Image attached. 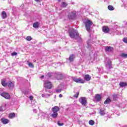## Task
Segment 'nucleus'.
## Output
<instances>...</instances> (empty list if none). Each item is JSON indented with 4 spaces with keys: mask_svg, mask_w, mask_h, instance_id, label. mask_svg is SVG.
<instances>
[{
    "mask_svg": "<svg viewBox=\"0 0 127 127\" xmlns=\"http://www.w3.org/2000/svg\"><path fill=\"white\" fill-rule=\"evenodd\" d=\"M48 77H51V73H48Z\"/></svg>",
    "mask_w": 127,
    "mask_h": 127,
    "instance_id": "obj_39",
    "label": "nucleus"
},
{
    "mask_svg": "<svg viewBox=\"0 0 127 127\" xmlns=\"http://www.w3.org/2000/svg\"><path fill=\"white\" fill-rule=\"evenodd\" d=\"M62 97H63V95H62V94H60V95H59V97H60V98H62Z\"/></svg>",
    "mask_w": 127,
    "mask_h": 127,
    "instance_id": "obj_41",
    "label": "nucleus"
},
{
    "mask_svg": "<svg viewBox=\"0 0 127 127\" xmlns=\"http://www.w3.org/2000/svg\"><path fill=\"white\" fill-rule=\"evenodd\" d=\"M73 81L76 83H79L80 84H84V83H85V81L81 78H77L76 77H74L73 78Z\"/></svg>",
    "mask_w": 127,
    "mask_h": 127,
    "instance_id": "obj_7",
    "label": "nucleus"
},
{
    "mask_svg": "<svg viewBox=\"0 0 127 127\" xmlns=\"http://www.w3.org/2000/svg\"><path fill=\"white\" fill-rule=\"evenodd\" d=\"M33 26L34 27V28H38V26H39V23L37 22L34 23L33 25Z\"/></svg>",
    "mask_w": 127,
    "mask_h": 127,
    "instance_id": "obj_19",
    "label": "nucleus"
},
{
    "mask_svg": "<svg viewBox=\"0 0 127 127\" xmlns=\"http://www.w3.org/2000/svg\"><path fill=\"white\" fill-rule=\"evenodd\" d=\"M5 107H6V104H3L2 107H0V112H2L6 110Z\"/></svg>",
    "mask_w": 127,
    "mask_h": 127,
    "instance_id": "obj_16",
    "label": "nucleus"
},
{
    "mask_svg": "<svg viewBox=\"0 0 127 127\" xmlns=\"http://www.w3.org/2000/svg\"><path fill=\"white\" fill-rule=\"evenodd\" d=\"M26 40H27V41H30L31 39H32V38H31V36H28L26 37Z\"/></svg>",
    "mask_w": 127,
    "mask_h": 127,
    "instance_id": "obj_30",
    "label": "nucleus"
},
{
    "mask_svg": "<svg viewBox=\"0 0 127 127\" xmlns=\"http://www.w3.org/2000/svg\"><path fill=\"white\" fill-rule=\"evenodd\" d=\"M57 79L58 80H60V79H62V77H63V75H62V74H61V73H58L57 74Z\"/></svg>",
    "mask_w": 127,
    "mask_h": 127,
    "instance_id": "obj_18",
    "label": "nucleus"
},
{
    "mask_svg": "<svg viewBox=\"0 0 127 127\" xmlns=\"http://www.w3.org/2000/svg\"><path fill=\"white\" fill-rule=\"evenodd\" d=\"M120 87H126V86H127V83H126V82H120Z\"/></svg>",
    "mask_w": 127,
    "mask_h": 127,
    "instance_id": "obj_24",
    "label": "nucleus"
},
{
    "mask_svg": "<svg viewBox=\"0 0 127 127\" xmlns=\"http://www.w3.org/2000/svg\"><path fill=\"white\" fill-rule=\"evenodd\" d=\"M29 99L30 100H31V101H32V100H33V96H29Z\"/></svg>",
    "mask_w": 127,
    "mask_h": 127,
    "instance_id": "obj_38",
    "label": "nucleus"
},
{
    "mask_svg": "<svg viewBox=\"0 0 127 127\" xmlns=\"http://www.w3.org/2000/svg\"><path fill=\"white\" fill-rule=\"evenodd\" d=\"M121 56L123 58H127V54H125V53L121 54Z\"/></svg>",
    "mask_w": 127,
    "mask_h": 127,
    "instance_id": "obj_27",
    "label": "nucleus"
},
{
    "mask_svg": "<svg viewBox=\"0 0 127 127\" xmlns=\"http://www.w3.org/2000/svg\"><path fill=\"white\" fill-rule=\"evenodd\" d=\"M111 99L108 98L104 102V104H105V105H107V104H110V103H111Z\"/></svg>",
    "mask_w": 127,
    "mask_h": 127,
    "instance_id": "obj_21",
    "label": "nucleus"
},
{
    "mask_svg": "<svg viewBox=\"0 0 127 127\" xmlns=\"http://www.w3.org/2000/svg\"><path fill=\"white\" fill-rule=\"evenodd\" d=\"M44 85L45 90H46V89H50L51 88H52V84H51V82L48 80L45 81L44 82Z\"/></svg>",
    "mask_w": 127,
    "mask_h": 127,
    "instance_id": "obj_5",
    "label": "nucleus"
},
{
    "mask_svg": "<svg viewBox=\"0 0 127 127\" xmlns=\"http://www.w3.org/2000/svg\"><path fill=\"white\" fill-rule=\"evenodd\" d=\"M59 111V107L55 106L52 108V112L53 114H52V118H57L58 116V112Z\"/></svg>",
    "mask_w": 127,
    "mask_h": 127,
    "instance_id": "obj_3",
    "label": "nucleus"
},
{
    "mask_svg": "<svg viewBox=\"0 0 127 127\" xmlns=\"http://www.w3.org/2000/svg\"><path fill=\"white\" fill-rule=\"evenodd\" d=\"M79 102L82 106H87V104H88V102H87V99L85 97H80L79 99Z\"/></svg>",
    "mask_w": 127,
    "mask_h": 127,
    "instance_id": "obj_6",
    "label": "nucleus"
},
{
    "mask_svg": "<svg viewBox=\"0 0 127 127\" xmlns=\"http://www.w3.org/2000/svg\"><path fill=\"white\" fill-rule=\"evenodd\" d=\"M33 111L35 113H36V110H34Z\"/></svg>",
    "mask_w": 127,
    "mask_h": 127,
    "instance_id": "obj_43",
    "label": "nucleus"
},
{
    "mask_svg": "<svg viewBox=\"0 0 127 127\" xmlns=\"http://www.w3.org/2000/svg\"><path fill=\"white\" fill-rule=\"evenodd\" d=\"M123 41L124 42H125V43H127V38H125L123 39Z\"/></svg>",
    "mask_w": 127,
    "mask_h": 127,
    "instance_id": "obj_37",
    "label": "nucleus"
},
{
    "mask_svg": "<svg viewBox=\"0 0 127 127\" xmlns=\"http://www.w3.org/2000/svg\"><path fill=\"white\" fill-rule=\"evenodd\" d=\"M84 79L85 81H90V80H91V76H90L89 74L85 75Z\"/></svg>",
    "mask_w": 127,
    "mask_h": 127,
    "instance_id": "obj_14",
    "label": "nucleus"
},
{
    "mask_svg": "<svg viewBox=\"0 0 127 127\" xmlns=\"http://www.w3.org/2000/svg\"><path fill=\"white\" fill-rule=\"evenodd\" d=\"M0 95L2 97H3L5 99H10V95H9L7 93L3 92L1 93Z\"/></svg>",
    "mask_w": 127,
    "mask_h": 127,
    "instance_id": "obj_9",
    "label": "nucleus"
},
{
    "mask_svg": "<svg viewBox=\"0 0 127 127\" xmlns=\"http://www.w3.org/2000/svg\"><path fill=\"white\" fill-rule=\"evenodd\" d=\"M69 34L70 38H79V33L77 31L74 30L73 29H70L69 30Z\"/></svg>",
    "mask_w": 127,
    "mask_h": 127,
    "instance_id": "obj_1",
    "label": "nucleus"
},
{
    "mask_svg": "<svg viewBox=\"0 0 127 127\" xmlns=\"http://www.w3.org/2000/svg\"><path fill=\"white\" fill-rule=\"evenodd\" d=\"M113 50V48L112 47H106L105 51H112Z\"/></svg>",
    "mask_w": 127,
    "mask_h": 127,
    "instance_id": "obj_20",
    "label": "nucleus"
},
{
    "mask_svg": "<svg viewBox=\"0 0 127 127\" xmlns=\"http://www.w3.org/2000/svg\"><path fill=\"white\" fill-rule=\"evenodd\" d=\"M106 109H100L99 111V114H100L101 116H104V115H106Z\"/></svg>",
    "mask_w": 127,
    "mask_h": 127,
    "instance_id": "obj_15",
    "label": "nucleus"
},
{
    "mask_svg": "<svg viewBox=\"0 0 127 127\" xmlns=\"http://www.w3.org/2000/svg\"><path fill=\"white\" fill-rule=\"evenodd\" d=\"M74 58H75V56L74 55H72L69 57V61L71 62V61H73V60H74Z\"/></svg>",
    "mask_w": 127,
    "mask_h": 127,
    "instance_id": "obj_23",
    "label": "nucleus"
},
{
    "mask_svg": "<svg viewBox=\"0 0 127 127\" xmlns=\"http://www.w3.org/2000/svg\"><path fill=\"white\" fill-rule=\"evenodd\" d=\"M95 100H96V101H97L98 102H100V101L102 100V96H101V95L97 94L95 96Z\"/></svg>",
    "mask_w": 127,
    "mask_h": 127,
    "instance_id": "obj_11",
    "label": "nucleus"
},
{
    "mask_svg": "<svg viewBox=\"0 0 127 127\" xmlns=\"http://www.w3.org/2000/svg\"><path fill=\"white\" fill-rule=\"evenodd\" d=\"M102 30L103 32H105V33H108V32L110 31V29H109V27H103Z\"/></svg>",
    "mask_w": 127,
    "mask_h": 127,
    "instance_id": "obj_12",
    "label": "nucleus"
},
{
    "mask_svg": "<svg viewBox=\"0 0 127 127\" xmlns=\"http://www.w3.org/2000/svg\"><path fill=\"white\" fill-rule=\"evenodd\" d=\"M78 96H79V92H77V93L74 95V97L75 98H78Z\"/></svg>",
    "mask_w": 127,
    "mask_h": 127,
    "instance_id": "obj_34",
    "label": "nucleus"
},
{
    "mask_svg": "<svg viewBox=\"0 0 127 127\" xmlns=\"http://www.w3.org/2000/svg\"><path fill=\"white\" fill-rule=\"evenodd\" d=\"M1 121L2 124H3L4 125H6V124H8L9 122V121H8L7 119L4 118H2L1 119Z\"/></svg>",
    "mask_w": 127,
    "mask_h": 127,
    "instance_id": "obj_13",
    "label": "nucleus"
},
{
    "mask_svg": "<svg viewBox=\"0 0 127 127\" xmlns=\"http://www.w3.org/2000/svg\"><path fill=\"white\" fill-rule=\"evenodd\" d=\"M42 96L43 98H48V97H49V95H48V94H42Z\"/></svg>",
    "mask_w": 127,
    "mask_h": 127,
    "instance_id": "obj_32",
    "label": "nucleus"
},
{
    "mask_svg": "<svg viewBox=\"0 0 127 127\" xmlns=\"http://www.w3.org/2000/svg\"><path fill=\"white\" fill-rule=\"evenodd\" d=\"M61 89H57L56 90V92L57 93H61Z\"/></svg>",
    "mask_w": 127,
    "mask_h": 127,
    "instance_id": "obj_36",
    "label": "nucleus"
},
{
    "mask_svg": "<svg viewBox=\"0 0 127 127\" xmlns=\"http://www.w3.org/2000/svg\"><path fill=\"white\" fill-rule=\"evenodd\" d=\"M106 68L108 69H112V61L109 58H107L105 60Z\"/></svg>",
    "mask_w": 127,
    "mask_h": 127,
    "instance_id": "obj_4",
    "label": "nucleus"
},
{
    "mask_svg": "<svg viewBox=\"0 0 127 127\" xmlns=\"http://www.w3.org/2000/svg\"><path fill=\"white\" fill-rule=\"evenodd\" d=\"M84 24L85 25L86 30L87 31H90V30H91V26H92V25H93V22H92L90 20H87L84 22Z\"/></svg>",
    "mask_w": 127,
    "mask_h": 127,
    "instance_id": "obj_2",
    "label": "nucleus"
},
{
    "mask_svg": "<svg viewBox=\"0 0 127 127\" xmlns=\"http://www.w3.org/2000/svg\"><path fill=\"white\" fill-rule=\"evenodd\" d=\"M8 87L9 89H13V87H14V82H9Z\"/></svg>",
    "mask_w": 127,
    "mask_h": 127,
    "instance_id": "obj_10",
    "label": "nucleus"
},
{
    "mask_svg": "<svg viewBox=\"0 0 127 127\" xmlns=\"http://www.w3.org/2000/svg\"><path fill=\"white\" fill-rule=\"evenodd\" d=\"M108 8L109 10H114V9H115V8H114V7H113V6L112 5H109L108 6Z\"/></svg>",
    "mask_w": 127,
    "mask_h": 127,
    "instance_id": "obj_28",
    "label": "nucleus"
},
{
    "mask_svg": "<svg viewBox=\"0 0 127 127\" xmlns=\"http://www.w3.org/2000/svg\"><path fill=\"white\" fill-rule=\"evenodd\" d=\"M58 1L60 2L61 1V0H58Z\"/></svg>",
    "mask_w": 127,
    "mask_h": 127,
    "instance_id": "obj_44",
    "label": "nucleus"
},
{
    "mask_svg": "<svg viewBox=\"0 0 127 127\" xmlns=\"http://www.w3.org/2000/svg\"><path fill=\"white\" fill-rule=\"evenodd\" d=\"M8 118L9 119H13V118H15V114L10 113V114H9Z\"/></svg>",
    "mask_w": 127,
    "mask_h": 127,
    "instance_id": "obj_17",
    "label": "nucleus"
},
{
    "mask_svg": "<svg viewBox=\"0 0 127 127\" xmlns=\"http://www.w3.org/2000/svg\"><path fill=\"white\" fill-rule=\"evenodd\" d=\"M1 84L3 86V87H5V86H6V83H5V79L1 80Z\"/></svg>",
    "mask_w": 127,
    "mask_h": 127,
    "instance_id": "obj_22",
    "label": "nucleus"
},
{
    "mask_svg": "<svg viewBox=\"0 0 127 127\" xmlns=\"http://www.w3.org/2000/svg\"><path fill=\"white\" fill-rule=\"evenodd\" d=\"M17 55V53L16 52H13L11 54V56H16Z\"/></svg>",
    "mask_w": 127,
    "mask_h": 127,
    "instance_id": "obj_33",
    "label": "nucleus"
},
{
    "mask_svg": "<svg viewBox=\"0 0 127 127\" xmlns=\"http://www.w3.org/2000/svg\"><path fill=\"white\" fill-rule=\"evenodd\" d=\"M35 1H37V2H40L41 0H35Z\"/></svg>",
    "mask_w": 127,
    "mask_h": 127,
    "instance_id": "obj_40",
    "label": "nucleus"
},
{
    "mask_svg": "<svg viewBox=\"0 0 127 127\" xmlns=\"http://www.w3.org/2000/svg\"><path fill=\"white\" fill-rule=\"evenodd\" d=\"M68 17L69 19H74L76 17V12L73 11L70 13L68 15Z\"/></svg>",
    "mask_w": 127,
    "mask_h": 127,
    "instance_id": "obj_8",
    "label": "nucleus"
},
{
    "mask_svg": "<svg viewBox=\"0 0 127 127\" xmlns=\"http://www.w3.org/2000/svg\"><path fill=\"white\" fill-rule=\"evenodd\" d=\"M28 66H30L31 68H33L34 67V65H33V64H32V63H28Z\"/></svg>",
    "mask_w": 127,
    "mask_h": 127,
    "instance_id": "obj_31",
    "label": "nucleus"
},
{
    "mask_svg": "<svg viewBox=\"0 0 127 127\" xmlns=\"http://www.w3.org/2000/svg\"><path fill=\"white\" fill-rule=\"evenodd\" d=\"M58 125L59 126H60V127H61V126H63L64 124L63 123H61L59 121L58 122Z\"/></svg>",
    "mask_w": 127,
    "mask_h": 127,
    "instance_id": "obj_35",
    "label": "nucleus"
},
{
    "mask_svg": "<svg viewBox=\"0 0 127 127\" xmlns=\"http://www.w3.org/2000/svg\"><path fill=\"white\" fill-rule=\"evenodd\" d=\"M88 123L90 126H94L95 125V121L93 120H90Z\"/></svg>",
    "mask_w": 127,
    "mask_h": 127,
    "instance_id": "obj_26",
    "label": "nucleus"
},
{
    "mask_svg": "<svg viewBox=\"0 0 127 127\" xmlns=\"http://www.w3.org/2000/svg\"><path fill=\"white\" fill-rule=\"evenodd\" d=\"M62 6L63 7H66V6H67V3H65V2H63L62 3Z\"/></svg>",
    "mask_w": 127,
    "mask_h": 127,
    "instance_id": "obj_29",
    "label": "nucleus"
},
{
    "mask_svg": "<svg viewBox=\"0 0 127 127\" xmlns=\"http://www.w3.org/2000/svg\"><path fill=\"white\" fill-rule=\"evenodd\" d=\"M41 79H42L44 78V75H42V76L40 77Z\"/></svg>",
    "mask_w": 127,
    "mask_h": 127,
    "instance_id": "obj_42",
    "label": "nucleus"
},
{
    "mask_svg": "<svg viewBox=\"0 0 127 127\" xmlns=\"http://www.w3.org/2000/svg\"><path fill=\"white\" fill-rule=\"evenodd\" d=\"M2 18H6V13L5 11L2 12Z\"/></svg>",
    "mask_w": 127,
    "mask_h": 127,
    "instance_id": "obj_25",
    "label": "nucleus"
}]
</instances>
